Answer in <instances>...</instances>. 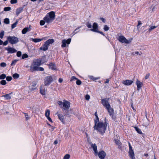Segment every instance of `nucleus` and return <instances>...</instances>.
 Returning <instances> with one entry per match:
<instances>
[{
  "instance_id": "60",
  "label": "nucleus",
  "mask_w": 159,
  "mask_h": 159,
  "mask_svg": "<svg viewBox=\"0 0 159 159\" xmlns=\"http://www.w3.org/2000/svg\"><path fill=\"white\" fill-rule=\"evenodd\" d=\"M127 143L129 146V149H132V147L131 145H130V143L129 142H127Z\"/></svg>"
},
{
  "instance_id": "14",
  "label": "nucleus",
  "mask_w": 159,
  "mask_h": 159,
  "mask_svg": "<svg viewBox=\"0 0 159 159\" xmlns=\"http://www.w3.org/2000/svg\"><path fill=\"white\" fill-rule=\"evenodd\" d=\"M93 29L90 30L93 32H98V25L97 23L95 22L93 23Z\"/></svg>"
},
{
  "instance_id": "2",
  "label": "nucleus",
  "mask_w": 159,
  "mask_h": 159,
  "mask_svg": "<svg viewBox=\"0 0 159 159\" xmlns=\"http://www.w3.org/2000/svg\"><path fill=\"white\" fill-rule=\"evenodd\" d=\"M43 62L42 61L37 60L34 61L30 67V70L31 71H41L44 70V69L42 67H39L40 66L41 62Z\"/></svg>"
},
{
  "instance_id": "56",
  "label": "nucleus",
  "mask_w": 159,
  "mask_h": 159,
  "mask_svg": "<svg viewBox=\"0 0 159 159\" xmlns=\"http://www.w3.org/2000/svg\"><path fill=\"white\" fill-rule=\"evenodd\" d=\"M78 79H77V78H76L75 76H73L71 78V80H70V81H72L73 80H77Z\"/></svg>"
},
{
  "instance_id": "53",
  "label": "nucleus",
  "mask_w": 159,
  "mask_h": 159,
  "mask_svg": "<svg viewBox=\"0 0 159 159\" xmlns=\"http://www.w3.org/2000/svg\"><path fill=\"white\" fill-rule=\"evenodd\" d=\"M37 85V83L35 82H33L31 85H30L32 86V87H35L36 85Z\"/></svg>"
},
{
  "instance_id": "57",
  "label": "nucleus",
  "mask_w": 159,
  "mask_h": 159,
  "mask_svg": "<svg viewBox=\"0 0 159 159\" xmlns=\"http://www.w3.org/2000/svg\"><path fill=\"white\" fill-rule=\"evenodd\" d=\"M95 156L98 155V152L97 150H93Z\"/></svg>"
},
{
  "instance_id": "18",
  "label": "nucleus",
  "mask_w": 159,
  "mask_h": 159,
  "mask_svg": "<svg viewBox=\"0 0 159 159\" xmlns=\"http://www.w3.org/2000/svg\"><path fill=\"white\" fill-rule=\"evenodd\" d=\"M49 68L53 70H56V67L54 64L51 63L49 65Z\"/></svg>"
},
{
  "instance_id": "28",
  "label": "nucleus",
  "mask_w": 159,
  "mask_h": 159,
  "mask_svg": "<svg viewBox=\"0 0 159 159\" xmlns=\"http://www.w3.org/2000/svg\"><path fill=\"white\" fill-rule=\"evenodd\" d=\"M40 93L42 95H45V90L43 89H42V87L40 88Z\"/></svg>"
},
{
  "instance_id": "52",
  "label": "nucleus",
  "mask_w": 159,
  "mask_h": 159,
  "mask_svg": "<svg viewBox=\"0 0 159 159\" xmlns=\"http://www.w3.org/2000/svg\"><path fill=\"white\" fill-rule=\"evenodd\" d=\"M10 2L12 4L16 3L17 2V0H11Z\"/></svg>"
},
{
  "instance_id": "10",
  "label": "nucleus",
  "mask_w": 159,
  "mask_h": 159,
  "mask_svg": "<svg viewBox=\"0 0 159 159\" xmlns=\"http://www.w3.org/2000/svg\"><path fill=\"white\" fill-rule=\"evenodd\" d=\"M71 39H68L67 40H63L62 41V44L61 45V47L62 48H64L66 46V43L67 44H69L71 42Z\"/></svg>"
},
{
  "instance_id": "55",
  "label": "nucleus",
  "mask_w": 159,
  "mask_h": 159,
  "mask_svg": "<svg viewBox=\"0 0 159 159\" xmlns=\"http://www.w3.org/2000/svg\"><path fill=\"white\" fill-rule=\"evenodd\" d=\"M8 41L7 39V40L5 41L4 43H3V44L4 46H6L8 44Z\"/></svg>"
},
{
  "instance_id": "42",
  "label": "nucleus",
  "mask_w": 159,
  "mask_h": 159,
  "mask_svg": "<svg viewBox=\"0 0 159 159\" xmlns=\"http://www.w3.org/2000/svg\"><path fill=\"white\" fill-rule=\"evenodd\" d=\"M81 81L77 79L76 81V84L78 85H80L81 84Z\"/></svg>"
},
{
  "instance_id": "9",
  "label": "nucleus",
  "mask_w": 159,
  "mask_h": 159,
  "mask_svg": "<svg viewBox=\"0 0 159 159\" xmlns=\"http://www.w3.org/2000/svg\"><path fill=\"white\" fill-rule=\"evenodd\" d=\"M63 101V108L64 109H69L70 107V102L65 100H64Z\"/></svg>"
},
{
  "instance_id": "39",
  "label": "nucleus",
  "mask_w": 159,
  "mask_h": 159,
  "mask_svg": "<svg viewBox=\"0 0 159 159\" xmlns=\"http://www.w3.org/2000/svg\"><path fill=\"white\" fill-rule=\"evenodd\" d=\"M91 146L93 148V149H97V146L95 144H92Z\"/></svg>"
},
{
  "instance_id": "12",
  "label": "nucleus",
  "mask_w": 159,
  "mask_h": 159,
  "mask_svg": "<svg viewBox=\"0 0 159 159\" xmlns=\"http://www.w3.org/2000/svg\"><path fill=\"white\" fill-rule=\"evenodd\" d=\"M98 155L101 159H104L106 155V154L104 151H101L98 152Z\"/></svg>"
},
{
  "instance_id": "58",
  "label": "nucleus",
  "mask_w": 159,
  "mask_h": 159,
  "mask_svg": "<svg viewBox=\"0 0 159 159\" xmlns=\"http://www.w3.org/2000/svg\"><path fill=\"white\" fill-rule=\"evenodd\" d=\"M59 142H60V140H55L54 141V143L55 144H56L57 143H58Z\"/></svg>"
},
{
  "instance_id": "35",
  "label": "nucleus",
  "mask_w": 159,
  "mask_h": 159,
  "mask_svg": "<svg viewBox=\"0 0 159 159\" xmlns=\"http://www.w3.org/2000/svg\"><path fill=\"white\" fill-rule=\"evenodd\" d=\"M19 75L17 73H15L13 75V77L15 79H17L19 77Z\"/></svg>"
},
{
  "instance_id": "46",
  "label": "nucleus",
  "mask_w": 159,
  "mask_h": 159,
  "mask_svg": "<svg viewBox=\"0 0 159 159\" xmlns=\"http://www.w3.org/2000/svg\"><path fill=\"white\" fill-rule=\"evenodd\" d=\"M132 55H141L140 53H139V52L138 51L135 52H133L132 53Z\"/></svg>"
},
{
  "instance_id": "6",
  "label": "nucleus",
  "mask_w": 159,
  "mask_h": 159,
  "mask_svg": "<svg viewBox=\"0 0 159 159\" xmlns=\"http://www.w3.org/2000/svg\"><path fill=\"white\" fill-rule=\"evenodd\" d=\"M4 49L7 51V53L9 54L17 52V50L15 48H11L10 46L5 48Z\"/></svg>"
},
{
  "instance_id": "62",
  "label": "nucleus",
  "mask_w": 159,
  "mask_h": 159,
  "mask_svg": "<svg viewBox=\"0 0 159 159\" xmlns=\"http://www.w3.org/2000/svg\"><path fill=\"white\" fill-rule=\"evenodd\" d=\"M149 76V74H147L145 76V79H148Z\"/></svg>"
},
{
  "instance_id": "31",
  "label": "nucleus",
  "mask_w": 159,
  "mask_h": 159,
  "mask_svg": "<svg viewBox=\"0 0 159 159\" xmlns=\"http://www.w3.org/2000/svg\"><path fill=\"white\" fill-rule=\"evenodd\" d=\"M58 104L61 108H63V102L61 101H59L58 102Z\"/></svg>"
},
{
  "instance_id": "30",
  "label": "nucleus",
  "mask_w": 159,
  "mask_h": 159,
  "mask_svg": "<svg viewBox=\"0 0 159 159\" xmlns=\"http://www.w3.org/2000/svg\"><path fill=\"white\" fill-rule=\"evenodd\" d=\"M50 111L49 110H47L45 113V115L46 117L49 116Z\"/></svg>"
},
{
  "instance_id": "40",
  "label": "nucleus",
  "mask_w": 159,
  "mask_h": 159,
  "mask_svg": "<svg viewBox=\"0 0 159 159\" xmlns=\"http://www.w3.org/2000/svg\"><path fill=\"white\" fill-rule=\"evenodd\" d=\"M46 22L44 20H41L40 22V24L41 25H44Z\"/></svg>"
},
{
  "instance_id": "43",
  "label": "nucleus",
  "mask_w": 159,
  "mask_h": 159,
  "mask_svg": "<svg viewBox=\"0 0 159 159\" xmlns=\"http://www.w3.org/2000/svg\"><path fill=\"white\" fill-rule=\"evenodd\" d=\"M104 30L105 31H108L109 29V27L107 25H105L103 28Z\"/></svg>"
},
{
  "instance_id": "26",
  "label": "nucleus",
  "mask_w": 159,
  "mask_h": 159,
  "mask_svg": "<svg viewBox=\"0 0 159 159\" xmlns=\"http://www.w3.org/2000/svg\"><path fill=\"white\" fill-rule=\"evenodd\" d=\"M134 129L135 130H136V131L139 134H142V131H141V129L137 127H134Z\"/></svg>"
},
{
  "instance_id": "51",
  "label": "nucleus",
  "mask_w": 159,
  "mask_h": 159,
  "mask_svg": "<svg viewBox=\"0 0 159 159\" xmlns=\"http://www.w3.org/2000/svg\"><path fill=\"white\" fill-rule=\"evenodd\" d=\"M25 116L26 120H27L30 119V117L27 113H25Z\"/></svg>"
},
{
  "instance_id": "19",
  "label": "nucleus",
  "mask_w": 159,
  "mask_h": 159,
  "mask_svg": "<svg viewBox=\"0 0 159 159\" xmlns=\"http://www.w3.org/2000/svg\"><path fill=\"white\" fill-rule=\"evenodd\" d=\"M54 42V40L53 39H48L47 41H46L45 43L49 46V44H52Z\"/></svg>"
},
{
  "instance_id": "47",
  "label": "nucleus",
  "mask_w": 159,
  "mask_h": 159,
  "mask_svg": "<svg viewBox=\"0 0 159 159\" xmlns=\"http://www.w3.org/2000/svg\"><path fill=\"white\" fill-rule=\"evenodd\" d=\"M0 66L2 67H5L6 66V64L5 62H2L0 64Z\"/></svg>"
},
{
  "instance_id": "17",
  "label": "nucleus",
  "mask_w": 159,
  "mask_h": 159,
  "mask_svg": "<svg viewBox=\"0 0 159 159\" xmlns=\"http://www.w3.org/2000/svg\"><path fill=\"white\" fill-rule=\"evenodd\" d=\"M48 45L45 42L44 44L40 48V50H42L43 51H46L48 50Z\"/></svg>"
},
{
  "instance_id": "13",
  "label": "nucleus",
  "mask_w": 159,
  "mask_h": 159,
  "mask_svg": "<svg viewBox=\"0 0 159 159\" xmlns=\"http://www.w3.org/2000/svg\"><path fill=\"white\" fill-rule=\"evenodd\" d=\"M134 82L133 81L127 80L123 81L122 83L126 86H129L131 85Z\"/></svg>"
},
{
  "instance_id": "5",
  "label": "nucleus",
  "mask_w": 159,
  "mask_h": 159,
  "mask_svg": "<svg viewBox=\"0 0 159 159\" xmlns=\"http://www.w3.org/2000/svg\"><path fill=\"white\" fill-rule=\"evenodd\" d=\"M9 42L12 44H15L19 42L18 39L15 36H9L7 37Z\"/></svg>"
},
{
  "instance_id": "33",
  "label": "nucleus",
  "mask_w": 159,
  "mask_h": 159,
  "mask_svg": "<svg viewBox=\"0 0 159 159\" xmlns=\"http://www.w3.org/2000/svg\"><path fill=\"white\" fill-rule=\"evenodd\" d=\"M6 77V75L4 74H3L0 75V79L1 80L4 79Z\"/></svg>"
},
{
  "instance_id": "25",
  "label": "nucleus",
  "mask_w": 159,
  "mask_h": 159,
  "mask_svg": "<svg viewBox=\"0 0 159 159\" xmlns=\"http://www.w3.org/2000/svg\"><path fill=\"white\" fill-rule=\"evenodd\" d=\"M29 92H32L33 91H34L36 89V87H33V86L32 87V86H31V85H30L29 86Z\"/></svg>"
},
{
  "instance_id": "24",
  "label": "nucleus",
  "mask_w": 159,
  "mask_h": 159,
  "mask_svg": "<svg viewBox=\"0 0 159 159\" xmlns=\"http://www.w3.org/2000/svg\"><path fill=\"white\" fill-rule=\"evenodd\" d=\"M32 41L35 43L39 42L43 39H32Z\"/></svg>"
},
{
  "instance_id": "21",
  "label": "nucleus",
  "mask_w": 159,
  "mask_h": 159,
  "mask_svg": "<svg viewBox=\"0 0 159 159\" xmlns=\"http://www.w3.org/2000/svg\"><path fill=\"white\" fill-rule=\"evenodd\" d=\"M23 10V9L22 7L20 8L17 9L16 11V15L17 16H18L19 14Z\"/></svg>"
},
{
  "instance_id": "16",
  "label": "nucleus",
  "mask_w": 159,
  "mask_h": 159,
  "mask_svg": "<svg viewBox=\"0 0 159 159\" xmlns=\"http://www.w3.org/2000/svg\"><path fill=\"white\" fill-rule=\"evenodd\" d=\"M106 109L108 110L110 116H112L114 114L113 109L111 108V107L109 108H107Z\"/></svg>"
},
{
  "instance_id": "4",
  "label": "nucleus",
  "mask_w": 159,
  "mask_h": 159,
  "mask_svg": "<svg viewBox=\"0 0 159 159\" xmlns=\"http://www.w3.org/2000/svg\"><path fill=\"white\" fill-rule=\"evenodd\" d=\"M53 79L56 80V77L51 76H48L45 77L44 79V85L45 86L48 85L53 80Z\"/></svg>"
},
{
  "instance_id": "64",
  "label": "nucleus",
  "mask_w": 159,
  "mask_h": 159,
  "mask_svg": "<svg viewBox=\"0 0 159 159\" xmlns=\"http://www.w3.org/2000/svg\"><path fill=\"white\" fill-rule=\"evenodd\" d=\"M100 19L104 23L105 22V20L104 18H100Z\"/></svg>"
},
{
  "instance_id": "63",
  "label": "nucleus",
  "mask_w": 159,
  "mask_h": 159,
  "mask_svg": "<svg viewBox=\"0 0 159 159\" xmlns=\"http://www.w3.org/2000/svg\"><path fill=\"white\" fill-rule=\"evenodd\" d=\"M59 83H61L63 82V79L62 78H60L59 79Z\"/></svg>"
},
{
  "instance_id": "23",
  "label": "nucleus",
  "mask_w": 159,
  "mask_h": 159,
  "mask_svg": "<svg viewBox=\"0 0 159 159\" xmlns=\"http://www.w3.org/2000/svg\"><path fill=\"white\" fill-rule=\"evenodd\" d=\"M29 30V28L28 27H26L23 29L22 31V33L23 34H26Z\"/></svg>"
},
{
  "instance_id": "50",
  "label": "nucleus",
  "mask_w": 159,
  "mask_h": 159,
  "mask_svg": "<svg viewBox=\"0 0 159 159\" xmlns=\"http://www.w3.org/2000/svg\"><path fill=\"white\" fill-rule=\"evenodd\" d=\"M87 26L89 28H91L92 27V25L90 23H88L86 24Z\"/></svg>"
},
{
  "instance_id": "8",
  "label": "nucleus",
  "mask_w": 159,
  "mask_h": 159,
  "mask_svg": "<svg viewBox=\"0 0 159 159\" xmlns=\"http://www.w3.org/2000/svg\"><path fill=\"white\" fill-rule=\"evenodd\" d=\"M118 40L120 42L122 43H130V41L127 40L123 36H119L118 38Z\"/></svg>"
},
{
  "instance_id": "36",
  "label": "nucleus",
  "mask_w": 159,
  "mask_h": 159,
  "mask_svg": "<svg viewBox=\"0 0 159 159\" xmlns=\"http://www.w3.org/2000/svg\"><path fill=\"white\" fill-rule=\"evenodd\" d=\"M4 34V31H2L0 33V38L2 39Z\"/></svg>"
},
{
  "instance_id": "37",
  "label": "nucleus",
  "mask_w": 159,
  "mask_h": 159,
  "mask_svg": "<svg viewBox=\"0 0 159 159\" xmlns=\"http://www.w3.org/2000/svg\"><path fill=\"white\" fill-rule=\"evenodd\" d=\"M7 84V82L5 80H3L0 81V84L2 85H5Z\"/></svg>"
},
{
  "instance_id": "49",
  "label": "nucleus",
  "mask_w": 159,
  "mask_h": 159,
  "mask_svg": "<svg viewBox=\"0 0 159 159\" xmlns=\"http://www.w3.org/2000/svg\"><path fill=\"white\" fill-rule=\"evenodd\" d=\"M12 78L11 76H7L6 77V80L7 81H9L11 80Z\"/></svg>"
},
{
  "instance_id": "11",
  "label": "nucleus",
  "mask_w": 159,
  "mask_h": 159,
  "mask_svg": "<svg viewBox=\"0 0 159 159\" xmlns=\"http://www.w3.org/2000/svg\"><path fill=\"white\" fill-rule=\"evenodd\" d=\"M136 84L137 86V90H139L140 89H141L142 86L143 85V83L142 82H140L138 79H137L136 80Z\"/></svg>"
},
{
  "instance_id": "15",
  "label": "nucleus",
  "mask_w": 159,
  "mask_h": 159,
  "mask_svg": "<svg viewBox=\"0 0 159 159\" xmlns=\"http://www.w3.org/2000/svg\"><path fill=\"white\" fill-rule=\"evenodd\" d=\"M128 153L129 157L131 159H135L134 157V153L133 150H129Z\"/></svg>"
},
{
  "instance_id": "1",
  "label": "nucleus",
  "mask_w": 159,
  "mask_h": 159,
  "mask_svg": "<svg viewBox=\"0 0 159 159\" xmlns=\"http://www.w3.org/2000/svg\"><path fill=\"white\" fill-rule=\"evenodd\" d=\"M94 129L96 130L101 134L103 135L105 132L108 124L105 120L104 121H99L98 117L94 120Z\"/></svg>"
},
{
  "instance_id": "22",
  "label": "nucleus",
  "mask_w": 159,
  "mask_h": 159,
  "mask_svg": "<svg viewBox=\"0 0 159 159\" xmlns=\"http://www.w3.org/2000/svg\"><path fill=\"white\" fill-rule=\"evenodd\" d=\"M18 23V20H17L15 23L12 25L11 28L12 29L16 27Z\"/></svg>"
},
{
  "instance_id": "7",
  "label": "nucleus",
  "mask_w": 159,
  "mask_h": 159,
  "mask_svg": "<svg viewBox=\"0 0 159 159\" xmlns=\"http://www.w3.org/2000/svg\"><path fill=\"white\" fill-rule=\"evenodd\" d=\"M109 99L105 98L102 100V104L106 108H109L111 106L108 102Z\"/></svg>"
},
{
  "instance_id": "27",
  "label": "nucleus",
  "mask_w": 159,
  "mask_h": 159,
  "mask_svg": "<svg viewBox=\"0 0 159 159\" xmlns=\"http://www.w3.org/2000/svg\"><path fill=\"white\" fill-rule=\"evenodd\" d=\"M2 97H4L6 99H9L11 98V96L10 94H8L4 95H3Z\"/></svg>"
},
{
  "instance_id": "29",
  "label": "nucleus",
  "mask_w": 159,
  "mask_h": 159,
  "mask_svg": "<svg viewBox=\"0 0 159 159\" xmlns=\"http://www.w3.org/2000/svg\"><path fill=\"white\" fill-rule=\"evenodd\" d=\"M4 22L6 24H8L10 23L9 20L8 18H6L4 19Z\"/></svg>"
},
{
  "instance_id": "3",
  "label": "nucleus",
  "mask_w": 159,
  "mask_h": 159,
  "mask_svg": "<svg viewBox=\"0 0 159 159\" xmlns=\"http://www.w3.org/2000/svg\"><path fill=\"white\" fill-rule=\"evenodd\" d=\"M55 12L53 11H51L47 14L44 18L43 20L47 23H49L55 19Z\"/></svg>"
},
{
  "instance_id": "59",
  "label": "nucleus",
  "mask_w": 159,
  "mask_h": 159,
  "mask_svg": "<svg viewBox=\"0 0 159 159\" xmlns=\"http://www.w3.org/2000/svg\"><path fill=\"white\" fill-rule=\"evenodd\" d=\"M47 118L49 121L51 122H52V120L51 118L50 117V116H48V117H47Z\"/></svg>"
},
{
  "instance_id": "48",
  "label": "nucleus",
  "mask_w": 159,
  "mask_h": 159,
  "mask_svg": "<svg viewBox=\"0 0 159 159\" xmlns=\"http://www.w3.org/2000/svg\"><path fill=\"white\" fill-rule=\"evenodd\" d=\"M21 52L20 51H18L17 52L16 55L18 57H20L21 55Z\"/></svg>"
},
{
  "instance_id": "44",
  "label": "nucleus",
  "mask_w": 159,
  "mask_h": 159,
  "mask_svg": "<svg viewBox=\"0 0 159 159\" xmlns=\"http://www.w3.org/2000/svg\"><path fill=\"white\" fill-rule=\"evenodd\" d=\"M28 57V56L26 54H24L22 56V59H24L25 58H27Z\"/></svg>"
},
{
  "instance_id": "45",
  "label": "nucleus",
  "mask_w": 159,
  "mask_h": 159,
  "mask_svg": "<svg viewBox=\"0 0 159 159\" xmlns=\"http://www.w3.org/2000/svg\"><path fill=\"white\" fill-rule=\"evenodd\" d=\"M114 140L115 141V143L117 145H119L120 144V141L118 140V139H114Z\"/></svg>"
},
{
  "instance_id": "34",
  "label": "nucleus",
  "mask_w": 159,
  "mask_h": 159,
  "mask_svg": "<svg viewBox=\"0 0 159 159\" xmlns=\"http://www.w3.org/2000/svg\"><path fill=\"white\" fill-rule=\"evenodd\" d=\"M157 27L156 26H151L148 29V31L149 32H150L152 30H153Z\"/></svg>"
},
{
  "instance_id": "54",
  "label": "nucleus",
  "mask_w": 159,
  "mask_h": 159,
  "mask_svg": "<svg viewBox=\"0 0 159 159\" xmlns=\"http://www.w3.org/2000/svg\"><path fill=\"white\" fill-rule=\"evenodd\" d=\"M85 99L86 100H89L90 98V96L88 94H87L85 96Z\"/></svg>"
},
{
  "instance_id": "41",
  "label": "nucleus",
  "mask_w": 159,
  "mask_h": 159,
  "mask_svg": "<svg viewBox=\"0 0 159 159\" xmlns=\"http://www.w3.org/2000/svg\"><path fill=\"white\" fill-rule=\"evenodd\" d=\"M18 61V60H15L14 61H12L11 63V65L13 66L15 65Z\"/></svg>"
},
{
  "instance_id": "20",
  "label": "nucleus",
  "mask_w": 159,
  "mask_h": 159,
  "mask_svg": "<svg viewBox=\"0 0 159 159\" xmlns=\"http://www.w3.org/2000/svg\"><path fill=\"white\" fill-rule=\"evenodd\" d=\"M58 116L59 118V119L61 120L62 122H63L64 121V116L61 114H58Z\"/></svg>"
},
{
  "instance_id": "32",
  "label": "nucleus",
  "mask_w": 159,
  "mask_h": 159,
  "mask_svg": "<svg viewBox=\"0 0 159 159\" xmlns=\"http://www.w3.org/2000/svg\"><path fill=\"white\" fill-rule=\"evenodd\" d=\"M70 157V156L69 154H66L64 157L63 159H69Z\"/></svg>"
},
{
  "instance_id": "61",
  "label": "nucleus",
  "mask_w": 159,
  "mask_h": 159,
  "mask_svg": "<svg viewBox=\"0 0 159 159\" xmlns=\"http://www.w3.org/2000/svg\"><path fill=\"white\" fill-rule=\"evenodd\" d=\"M141 24H142V23H141V21H139L138 22V25H137V28H138L139 26V25H141Z\"/></svg>"
},
{
  "instance_id": "38",
  "label": "nucleus",
  "mask_w": 159,
  "mask_h": 159,
  "mask_svg": "<svg viewBox=\"0 0 159 159\" xmlns=\"http://www.w3.org/2000/svg\"><path fill=\"white\" fill-rule=\"evenodd\" d=\"M11 8L10 7H5L4 8V11H8L11 10Z\"/></svg>"
}]
</instances>
